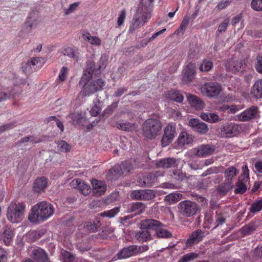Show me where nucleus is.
<instances>
[{
	"label": "nucleus",
	"instance_id": "nucleus-1",
	"mask_svg": "<svg viewBox=\"0 0 262 262\" xmlns=\"http://www.w3.org/2000/svg\"><path fill=\"white\" fill-rule=\"evenodd\" d=\"M54 213V208L51 203L41 201L32 206L28 219L32 223H40L47 220Z\"/></svg>",
	"mask_w": 262,
	"mask_h": 262
},
{
	"label": "nucleus",
	"instance_id": "nucleus-2",
	"mask_svg": "<svg viewBox=\"0 0 262 262\" xmlns=\"http://www.w3.org/2000/svg\"><path fill=\"white\" fill-rule=\"evenodd\" d=\"M140 228L155 231L156 235L158 238H169L172 234L166 228L165 226L160 221L147 219L142 220L140 223Z\"/></svg>",
	"mask_w": 262,
	"mask_h": 262
},
{
	"label": "nucleus",
	"instance_id": "nucleus-3",
	"mask_svg": "<svg viewBox=\"0 0 262 262\" xmlns=\"http://www.w3.org/2000/svg\"><path fill=\"white\" fill-rule=\"evenodd\" d=\"M162 123L157 119H146L142 125V135L147 139H154L158 136L162 130Z\"/></svg>",
	"mask_w": 262,
	"mask_h": 262
},
{
	"label": "nucleus",
	"instance_id": "nucleus-4",
	"mask_svg": "<svg viewBox=\"0 0 262 262\" xmlns=\"http://www.w3.org/2000/svg\"><path fill=\"white\" fill-rule=\"evenodd\" d=\"M26 205L23 202H13L8 208L7 218L12 223L22 220L25 215Z\"/></svg>",
	"mask_w": 262,
	"mask_h": 262
},
{
	"label": "nucleus",
	"instance_id": "nucleus-5",
	"mask_svg": "<svg viewBox=\"0 0 262 262\" xmlns=\"http://www.w3.org/2000/svg\"><path fill=\"white\" fill-rule=\"evenodd\" d=\"M178 209L182 216L188 217L196 214L198 210V206L195 202L183 201L178 204Z\"/></svg>",
	"mask_w": 262,
	"mask_h": 262
},
{
	"label": "nucleus",
	"instance_id": "nucleus-6",
	"mask_svg": "<svg viewBox=\"0 0 262 262\" xmlns=\"http://www.w3.org/2000/svg\"><path fill=\"white\" fill-rule=\"evenodd\" d=\"M177 135L175 123H169L164 129V134L161 139V145L166 147L171 143Z\"/></svg>",
	"mask_w": 262,
	"mask_h": 262
},
{
	"label": "nucleus",
	"instance_id": "nucleus-7",
	"mask_svg": "<svg viewBox=\"0 0 262 262\" xmlns=\"http://www.w3.org/2000/svg\"><path fill=\"white\" fill-rule=\"evenodd\" d=\"M221 90V85L213 82H206L201 88L202 95L208 97H216L220 93Z\"/></svg>",
	"mask_w": 262,
	"mask_h": 262
},
{
	"label": "nucleus",
	"instance_id": "nucleus-8",
	"mask_svg": "<svg viewBox=\"0 0 262 262\" xmlns=\"http://www.w3.org/2000/svg\"><path fill=\"white\" fill-rule=\"evenodd\" d=\"M259 114L258 107L252 106L237 115V119L239 121H249L257 118Z\"/></svg>",
	"mask_w": 262,
	"mask_h": 262
},
{
	"label": "nucleus",
	"instance_id": "nucleus-9",
	"mask_svg": "<svg viewBox=\"0 0 262 262\" xmlns=\"http://www.w3.org/2000/svg\"><path fill=\"white\" fill-rule=\"evenodd\" d=\"M140 248L137 245H132L120 250L116 255L118 259H125L138 254Z\"/></svg>",
	"mask_w": 262,
	"mask_h": 262
},
{
	"label": "nucleus",
	"instance_id": "nucleus-10",
	"mask_svg": "<svg viewBox=\"0 0 262 262\" xmlns=\"http://www.w3.org/2000/svg\"><path fill=\"white\" fill-rule=\"evenodd\" d=\"M104 85V82L102 79L92 80L87 86H84L85 87L83 90L84 95L85 96H90L95 92L101 90Z\"/></svg>",
	"mask_w": 262,
	"mask_h": 262
},
{
	"label": "nucleus",
	"instance_id": "nucleus-11",
	"mask_svg": "<svg viewBox=\"0 0 262 262\" xmlns=\"http://www.w3.org/2000/svg\"><path fill=\"white\" fill-rule=\"evenodd\" d=\"M155 196V191L150 189L134 190L130 194L132 199L145 201L152 200Z\"/></svg>",
	"mask_w": 262,
	"mask_h": 262
},
{
	"label": "nucleus",
	"instance_id": "nucleus-12",
	"mask_svg": "<svg viewBox=\"0 0 262 262\" xmlns=\"http://www.w3.org/2000/svg\"><path fill=\"white\" fill-rule=\"evenodd\" d=\"M188 124L194 131L200 134H206L209 130L208 125L198 119L192 118L190 119Z\"/></svg>",
	"mask_w": 262,
	"mask_h": 262
},
{
	"label": "nucleus",
	"instance_id": "nucleus-13",
	"mask_svg": "<svg viewBox=\"0 0 262 262\" xmlns=\"http://www.w3.org/2000/svg\"><path fill=\"white\" fill-rule=\"evenodd\" d=\"M150 12H145L141 16L136 15L129 26V31L131 33L133 32L139 27L143 25L150 18Z\"/></svg>",
	"mask_w": 262,
	"mask_h": 262
},
{
	"label": "nucleus",
	"instance_id": "nucleus-14",
	"mask_svg": "<svg viewBox=\"0 0 262 262\" xmlns=\"http://www.w3.org/2000/svg\"><path fill=\"white\" fill-rule=\"evenodd\" d=\"M193 150L195 156L199 157H206L212 154L215 150V148L210 144H202Z\"/></svg>",
	"mask_w": 262,
	"mask_h": 262
},
{
	"label": "nucleus",
	"instance_id": "nucleus-15",
	"mask_svg": "<svg viewBox=\"0 0 262 262\" xmlns=\"http://www.w3.org/2000/svg\"><path fill=\"white\" fill-rule=\"evenodd\" d=\"M195 64L193 62H189L184 69V75L182 77L183 83L187 84L195 78Z\"/></svg>",
	"mask_w": 262,
	"mask_h": 262
},
{
	"label": "nucleus",
	"instance_id": "nucleus-16",
	"mask_svg": "<svg viewBox=\"0 0 262 262\" xmlns=\"http://www.w3.org/2000/svg\"><path fill=\"white\" fill-rule=\"evenodd\" d=\"M239 126L234 123L226 124L222 128V136L228 138L236 136L239 133Z\"/></svg>",
	"mask_w": 262,
	"mask_h": 262
},
{
	"label": "nucleus",
	"instance_id": "nucleus-17",
	"mask_svg": "<svg viewBox=\"0 0 262 262\" xmlns=\"http://www.w3.org/2000/svg\"><path fill=\"white\" fill-rule=\"evenodd\" d=\"M92 192L96 196H100L104 193L106 190V185L104 182L93 179L91 181Z\"/></svg>",
	"mask_w": 262,
	"mask_h": 262
},
{
	"label": "nucleus",
	"instance_id": "nucleus-18",
	"mask_svg": "<svg viewBox=\"0 0 262 262\" xmlns=\"http://www.w3.org/2000/svg\"><path fill=\"white\" fill-rule=\"evenodd\" d=\"M133 168V165L130 162L124 161L120 164L115 165L113 168V170L118 176H121L123 174L128 173Z\"/></svg>",
	"mask_w": 262,
	"mask_h": 262
},
{
	"label": "nucleus",
	"instance_id": "nucleus-19",
	"mask_svg": "<svg viewBox=\"0 0 262 262\" xmlns=\"http://www.w3.org/2000/svg\"><path fill=\"white\" fill-rule=\"evenodd\" d=\"M205 236L204 232L198 229L191 233L187 240L186 244L191 246L202 241Z\"/></svg>",
	"mask_w": 262,
	"mask_h": 262
},
{
	"label": "nucleus",
	"instance_id": "nucleus-20",
	"mask_svg": "<svg viewBox=\"0 0 262 262\" xmlns=\"http://www.w3.org/2000/svg\"><path fill=\"white\" fill-rule=\"evenodd\" d=\"M31 256L37 262H50L46 252L41 248L33 250Z\"/></svg>",
	"mask_w": 262,
	"mask_h": 262
},
{
	"label": "nucleus",
	"instance_id": "nucleus-21",
	"mask_svg": "<svg viewBox=\"0 0 262 262\" xmlns=\"http://www.w3.org/2000/svg\"><path fill=\"white\" fill-rule=\"evenodd\" d=\"M47 185L48 179L44 177H41L36 179L33 184V189L35 192L40 193L45 191L47 187Z\"/></svg>",
	"mask_w": 262,
	"mask_h": 262
},
{
	"label": "nucleus",
	"instance_id": "nucleus-22",
	"mask_svg": "<svg viewBox=\"0 0 262 262\" xmlns=\"http://www.w3.org/2000/svg\"><path fill=\"white\" fill-rule=\"evenodd\" d=\"M187 99L189 103L195 109L202 110L204 108V102L198 96L192 94H188Z\"/></svg>",
	"mask_w": 262,
	"mask_h": 262
},
{
	"label": "nucleus",
	"instance_id": "nucleus-23",
	"mask_svg": "<svg viewBox=\"0 0 262 262\" xmlns=\"http://www.w3.org/2000/svg\"><path fill=\"white\" fill-rule=\"evenodd\" d=\"M90 67L87 68L80 80L79 84L82 86H84L85 84H86L92 77L93 72L95 69V63L93 61H91L90 63Z\"/></svg>",
	"mask_w": 262,
	"mask_h": 262
},
{
	"label": "nucleus",
	"instance_id": "nucleus-24",
	"mask_svg": "<svg viewBox=\"0 0 262 262\" xmlns=\"http://www.w3.org/2000/svg\"><path fill=\"white\" fill-rule=\"evenodd\" d=\"M233 182H229L225 180L224 182L216 187V190L220 195H225L233 188Z\"/></svg>",
	"mask_w": 262,
	"mask_h": 262
},
{
	"label": "nucleus",
	"instance_id": "nucleus-25",
	"mask_svg": "<svg viewBox=\"0 0 262 262\" xmlns=\"http://www.w3.org/2000/svg\"><path fill=\"white\" fill-rule=\"evenodd\" d=\"M176 160L173 158H168L158 161L156 166L158 168H169L176 166Z\"/></svg>",
	"mask_w": 262,
	"mask_h": 262
},
{
	"label": "nucleus",
	"instance_id": "nucleus-26",
	"mask_svg": "<svg viewBox=\"0 0 262 262\" xmlns=\"http://www.w3.org/2000/svg\"><path fill=\"white\" fill-rule=\"evenodd\" d=\"M251 95L256 99L262 98V79H258L253 85Z\"/></svg>",
	"mask_w": 262,
	"mask_h": 262
},
{
	"label": "nucleus",
	"instance_id": "nucleus-27",
	"mask_svg": "<svg viewBox=\"0 0 262 262\" xmlns=\"http://www.w3.org/2000/svg\"><path fill=\"white\" fill-rule=\"evenodd\" d=\"M137 232L135 234V237L139 242H145L149 241L152 239V236L148 229H142Z\"/></svg>",
	"mask_w": 262,
	"mask_h": 262
},
{
	"label": "nucleus",
	"instance_id": "nucleus-28",
	"mask_svg": "<svg viewBox=\"0 0 262 262\" xmlns=\"http://www.w3.org/2000/svg\"><path fill=\"white\" fill-rule=\"evenodd\" d=\"M116 126L118 129L126 132H133L137 128V125L136 124L123 121L118 122L116 124Z\"/></svg>",
	"mask_w": 262,
	"mask_h": 262
},
{
	"label": "nucleus",
	"instance_id": "nucleus-29",
	"mask_svg": "<svg viewBox=\"0 0 262 262\" xmlns=\"http://www.w3.org/2000/svg\"><path fill=\"white\" fill-rule=\"evenodd\" d=\"M165 97L179 103L182 102L184 99L182 94L179 91L174 90L167 91L165 94Z\"/></svg>",
	"mask_w": 262,
	"mask_h": 262
},
{
	"label": "nucleus",
	"instance_id": "nucleus-30",
	"mask_svg": "<svg viewBox=\"0 0 262 262\" xmlns=\"http://www.w3.org/2000/svg\"><path fill=\"white\" fill-rule=\"evenodd\" d=\"M193 140V137L185 131L182 132L178 137V144L185 145L190 143Z\"/></svg>",
	"mask_w": 262,
	"mask_h": 262
},
{
	"label": "nucleus",
	"instance_id": "nucleus-31",
	"mask_svg": "<svg viewBox=\"0 0 262 262\" xmlns=\"http://www.w3.org/2000/svg\"><path fill=\"white\" fill-rule=\"evenodd\" d=\"M13 235V232L11 229L9 227H5L1 235V238L4 241L6 245H8L11 242Z\"/></svg>",
	"mask_w": 262,
	"mask_h": 262
},
{
	"label": "nucleus",
	"instance_id": "nucleus-32",
	"mask_svg": "<svg viewBox=\"0 0 262 262\" xmlns=\"http://www.w3.org/2000/svg\"><path fill=\"white\" fill-rule=\"evenodd\" d=\"M238 173V170L234 166L228 167L224 171V177L225 180L229 182H233V179Z\"/></svg>",
	"mask_w": 262,
	"mask_h": 262
},
{
	"label": "nucleus",
	"instance_id": "nucleus-33",
	"mask_svg": "<svg viewBox=\"0 0 262 262\" xmlns=\"http://www.w3.org/2000/svg\"><path fill=\"white\" fill-rule=\"evenodd\" d=\"M242 66V61L238 60H229L225 65L226 68L228 71L236 72L239 71Z\"/></svg>",
	"mask_w": 262,
	"mask_h": 262
},
{
	"label": "nucleus",
	"instance_id": "nucleus-34",
	"mask_svg": "<svg viewBox=\"0 0 262 262\" xmlns=\"http://www.w3.org/2000/svg\"><path fill=\"white\" fill-rule=\"evenodd\" d=\"M183 195L178 192L170 193L165 196L164 201L169 204H174L182 199Z\"/></svg>",
	"mask_w": 262,
	"mask_h": 262
},
{
	"label": "nucleus",
	"instance_id": "nucleus-35",
	"mask_svg": "<svg viewBox=\"0 0 262 262\" xmlns=\"http://www.w3.org/2000/svg\"><path fill=\"white\" fill-rule=\"evenodd\" d=\"M82 37L85 41H88L91 45L96 46H99L101 45V39L98 37L91 36L89 32L83 33Z\"/></svg>",
	"mask_w": 262,
	"mask_h": 262
},
{
	"label": "nucleus",
	"instance_id": "nucleus-36",
	"mask_svg": "<svg viewBox=\"0 0 262 262\" xmlns=\"http://www.w3.org/2000/svg\"><path fill=\"white\" fill-rule=\"evenodd\" d=\"M248 183V182H246L245 181L242 180L241 178H238V181L236 184V188L234 190L235 193H244L247 191V184Z\"/></svg>",
	"mask_w": 262,
	"mask_h": 262
},
{
	"label": "nucleus",
	"instance_id": "nucleus-37",
	"mask_svg": "<svg viewBox=\"0 0 262 262\" xmlns=\"http://www.w3.org/2000/svg\"><path fill=\"white\" fill-rule=\"evenodd\" d=\"M200 117L203 120L210 123H214L219 120V116L215 113H202Z\"/></svg>",
	"mask_w": 262,
	"mask_h": 262
},
{
	"label": "nucleus",
	"instance_id": "nucleus-38",
	"mask_svg": "<svg viewBox=\"0 0 262 262\" xmlns=\"http://www.w3.org/2000/svg\"><path fill=\"white\" fill-rule=\"evenodd\" d=\"M249 210L252 213H257L261 211L262 210V198L254 201Z\"/></svg>",
	"mask_w": 262,
	"mask_h": 262
},
{
	"label": "nucleus",
	"instance_id": "nucleus-39",
	"mask_svg": "<svg viewBox=\"0 0 262 262\" xmlns=\"http://www.w3.org/2000/svg\"><path fill=\"white\" fill-rule=\"evenodd\" d=\"M40 58L34 57L31 60L28 61L26 66L23 67V70L25 73L29 72L32 68V66H37L40 62Z\"/></svg>",
	"mask_w": 262,
	"mask_h": 262
},
{
	"label": "nucleus",
	"instance_id": "nucleus-40",
	"mask_svg": "<svg viewBox=\"0 0 262 262\" xmlns=\"http://www.w3.org/2000/svg\"><path fill=\"white\" fill-rule=\"evenodd\" d=\"M61 52L64 55L67 56L76 60H77L79 58L78 54L77 52H75L73 48L69 47L63 48Z\"/></svg>",
	"mask_w": 262,
	"mask_h": 262
},
{
	"label": "nucleus",
	"instance_id": "nucleus-41",
	"mask_svg": "<svg viewBox=\"0 0 262 262\" xmlns=\"http://www.w3.org/2000/svg\"><path fill=\"white\" fill-rule=\"evenodd\" d=\"M213 68V63L209 60H204L201 64L199 69L202 72H208Z\"/></svg>",
	"mask_w": 262,
	"mask_h": 262
},
{
	"label": "nucleus",
	"instance_id": "nucleus-42",
	"mask_svg": "<svg viewBox=\"0 0 262 262\" xmlns=\"http://www.w3.org/2000/svg\"><path fill=\"white\" fill-rule=\"evenodd\" d=\"M145 209V206L142 203L136 202L132 204L131 206V210L133 212H135L136 214H140Z\"/></svg>",
	"mask_w": 262,
	"mask_h": 262
},
{
	"label": "nucleus",
	"instance_id": "nucleus-43",
	"mask_svg": "<svg viewBox=\"0 0 262 262\" xmlns=\"http://www.w3.org/2000/svg\"><path fill=\"white\" fill-rule=\"evenodd\" d=\"M119 207H115L111 210L101 212L100 215L102 217L112 218L114 217L119 212Z\"/></svg>",
	"mask_w": 262,
	"mask_h": 262
},
{
	"label": "nucleus",
	"instance_id": "nucleus-44",
	"mask_svg": "<svg viewBox=\"0 0 262 262\" xmlns=\"http://www.w3.org/2000/svg\"><path fill=\"white\" fill-rule=\"evenodd\" d=\"M57 147L61 152H69L71 150V146L66 141L61 140L57 142Z\"/></svg>",
	"mask_w": 262,
	"mask_h": 262
},
{
	"label": "nucleus",
	"instance_id": "nucleus-45",
	"mask_svg": "<svg viewBox=\"0 0 262 262\" xmlns=\"http://www.w3.org/2000/svg\"><path fill=\"white\" fill-rule=\"evenodd\" d=\"M229 18H227L225 19L218 27V29L216 31V35L219 36L221 33L224 32L228 25L229 24Z\"/></svg>",
	"mask_w": 262,
	"mask_h": 262
},
{
	"label": "nucleus",
	"instance_id": "nucleus-46",
	"mask_svg": "<svg viewBox=\"0 0 262 262\" xmlns=\"http://www.w3.org/2000/svg\"><path fill=\"white\" fill-rule=\"evenodd\" d=\"M198 256L197 254L194 253H189L181 257L178 262H190L196 258Z\"/></svg>",
	"mask_w": 262,
	"mask_h": 262
},
{
	"label": "nucleus",
	"instance_id": "nucleus-47",
	"mask_svg": "<svg viewBox=\"0 0 262 262\" xmlns=\"http://www.w3.org/2000/svg\"><path fill=\"white\" fill-rule=\"evenodd\" d=\"M62 256L64 262H75V256L68 251H63Z\"/></svg>",
	"mask_w": 262,
	"mask_h": 262
},
{
	"label": "nucleus",
	"instance_id": "nucleus-48",
	"mask_svg": "<svg viewBox=\"0 0 262 262\" xmlns=\"http://www.w3.org/2000/svg\"><path fill=\"white\" fill-rule=\"evenodd\" d=\"M256 229V226L254 224H249L242 228V233L244 235H249Z\"/></svg>",
	"mask_w": 262,
	"mask_h": 262
},
{
	"label": "nucleus",
	"instance_id": "nucleus-49",
	"mask_svg": "<svg viewBox=\"0 0 262 262\" xmlns=\"http://www.w3.org/2000/svg\"><path fill=\"white\" fill-rule=\"evenodd\" d=\"M242 180L245 181L246 182H248L249 181V170L247 165L243 166L242 173L241 176L239 177Z\"/></svg>",
	"mask_w": 262,
	"mask_h": 262
},
{
	"label": "nucleus",
	"instance_id": "nucleus-50",
	"mask_svg": "<svg viewBox=\"0 0 262 262\" xmlns=\"http://www.w3.org/2000/svg\"><path fill=\"white\" fill-rule=\"evenodd\" d=\"M78 190L84 195H88L91 192L90 187L83 182H81L79 186Z\"/></svg>",
	"mask_w": 262,
	"mask_h": 262
},
{
	"label": "nucleus",
	"instance_id": "nucleus-51",
	"mask_svg": "<svg viewBox=\"0 0 262 262\" xmlns=\"http://www.w3.org/2000/svg\"><path fill=\"white\" fill-rule=\"evenodd\" d=\"M251 6L253 9L257 11H262V0H252Z\"/></svg>",
	"mask_w": 262,
	"mask_h": 262
},
{
	"label": "nucleus",
	"instance_id": "nucleus-52",
	"mask_svg": "<svg viewBox=\"0 0 262 262\" xmlns=\"http://www.w3.org/2000/svg\"><path fill=\"white\" fill-rule=\"evenodd\" d=\"M201 161H192L188 164L189 167L192 170H198L200 169L203 168V164L201 163Z\"/></svg>",
	"mask_w": 262,
	"mask_h": 262
},
{
	"label": "nucleus",
	"instance_id": "nucleus-53",
	"mask_svg": "<svg viewBox=\"0 0 262 262\" xmlns=\"http://www.w3.org/2000/svg\"><path fill=\"white\" fill-rule=\"evenodd\" d=\"M255 68L258 73L262 74V55L257 57Z\"/></svg>",
	"mask_w": 262,
	"mask_h": 262
},
{
	"label": "nucleus",
	"instance_id": "nucleus-54",
	"mask_svg": "<svg viewBox=\"0 0 262 262\" xmlns=\"http://www.w3.org/2000/svg\"><path fill=\"white\" fill-rule=\"evenodd\" d=\"M79 3H78V2L74 3L71 4L69 6V8L68 9H66L65 15H68L71 14L72 13L74 12L76 10V9H77V8L79 6Z\"/></svg>",
	"mask_w": 262,
	"mask_h": 262
},
{
	"label": "nucleus",
	"instance_id": "nucleus-55",
	"mask_svg": "<svg viewBox=\"0 0 262 262\" xmlns=\"http://www.w3.org/2000/svg\"><path fill=\"white\" fill-rule=\"evenodd\" d=\"M100 222L98 221H96L94 222L93 224L90 223L88 224L86 226L88 229H90L92 232H94L97 230L98 228L100 226Z\"/></svg>",
	"mask_w": 262,
	"mask_h": 262
},
{
	"label": "nucleus",
	"instance_id": "nucleus-56",
	"mask_svg": "<svg viewBox=\"0 0 262 262\" xmlns=\"http://www.w3.org/2000/svg\"><path fill=\"white\" fill-rule=\"evenodd\" d=\"M173 178L177 180H183L186 177L180 170H176L173 171Z\"/></svg>",
	"mask_w": 262,
	"mask_h": 262
},
{
	"label": "nucleus",
	"instance_id": "nucleus-57",
	"mask_svg": "<svg viewBox=\"0 0 262 262\" xmlns=\"http://www.w3.org/2000/svg\"><path fill=\"white\" fill-rule=\"evenodd\" d=\"M68 69L67 67H63L58 75L59 79L61 81H64L68 74Z\"/></svg>",
	"mask_w": 262,
	"mask_h": 262
},
{
	"label": "nucleus",
	"instance_id": "nucleus-58",
	"mask_svg": "<svg viewBox=\"0 0 262 262\" xmlns=\"http://www.w3.org/2000/svg\"><path fill=\"white\" fill-rule=\"evenodd\" d=\"M125 16H126L125 10H123L119 13V16L117 19V24H118V26H120L123 24Z\"/></svg>",
	"mask_w": 262,
	"mask_h": 262
},
{
	"label": "nucleus",
	"instance_id": "nucleus-59",
	"mask_svg": "<svg viewBox=\"0 0 262 262\" xmlns=\"http://www.w3.org/2000/svg\"><path fill=\"white\" fill-rule=\"evenodd\" d=\"M100 103L98 102V104H95L93 105L91 111L90 113L93 116H96L100 112L101 108L99 106Z\"/></svg>",
	"mask_w": 262,
	"mask_h": 262
},
{
	"label": "nucleus",
	"instance_id": "nucleus-60",
	"mask_svg": "<svg viewBox=\"0 0 262 262\" xmlns=\"http://www.w3.org/2000/svg\"><path fill=\"white\" fill-rule=\"evenodd\" d=\"M226 221V218L222 215L217 214L215 216V223L216 224L215 228L216 227L223 225L225 223Z\"/></svg>",
	"mask_w": 262,
	"mask_h": 262
},
{
	"label": "nucleus",
	"instance_id": "nucleus-61",
	"mask_svg": "<svg viewBox=\"0 0 262 262\" xmlns=\"http://www.w3.org/2000/svg\"><path fill=\"white\" fill-rule=\"evenodd\" d=\"M230 1H229V0H224L219 3L216 8L219 10H222L226 8L228 6L230 5Z\"/></svg>",
	"mask_w": 262,
	"mask_h": 262
},
{
	"label": "nucleus",
	"instance_id": "nucleus-62",
	"mask_svg": "<svg viewBox=\"0 0 262 262\" xmlns=\"http://www.w3.org/2000/svg\"><path fill=\"white\" fill-rule=\"evenodd\" d=\"M189 21H190L189 17L185 16L181 23V24L179 28V29L185 30L188 26Z\"/></svg>",
	"mask_w": 262,
	"mask_h": 262
},
{
	"label": "nucleus",
	"instance_id": "nucleus-63",
	"mask_svg": "<svg viewBox=\"0 0 262 262\" xmlns=\"http://www.w3.org/2000/svg\"><path fill=\"white\" fill-rule=\"evenodd\" d=\"M15 126L14 123H10L0 126V133L3 132L12 128Z\"/></svg>",
	"mask_w": 262,
	"mask_h": 262
},
{
	"label": "nucleus",
	"instance_id": "nucleus-64",
	"mask_svg": "<svg viewBox=\"0 0 262 262\" xmlns=\"http://www.w3.org/2000/svg\"><path fill=\"white\" fill-rule=\"evenodd\" d=\"M256 170L259 173H262V160L256 161L254 164Z\"/></svg>",
	"mask_w": 262,
	"mask_h": 262
}]
</instances>
